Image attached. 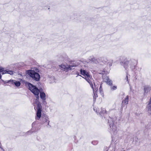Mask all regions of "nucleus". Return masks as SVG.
I'll return each mask as SVG.
<instances>
[{
	"label": "nucleus",
	"instance_id": "c756f323",
	"mask_svg": "<svg viewBox=\"0 0 151 151\" xmlns=\"http://www.w3.org/2000/svg\"><path fill=\"white\" fill-rule=\"evenodd\" d=\"M127 75L125 79L127 80V81H128V77L127 76Z\"/></svg>",
	"mask_w": 151,
	"mask_h": 151
},
{
	"label": "nucleus",
	"instance_id": "5701e85b",
	"mask_svg": "<svg viewBox=\"0 0 151 151\" xmlns=\"http://www.w3.org/2000/svg\"><path fill=\"white\" fill-rule=\"evenodd\" d=\"M38 90L39 91H38V93L39 94L41 92H44L43 91V89L41 88H39V89H38Z\"/></svg>",
	"mask_w": 151,
	"mask_h": 151
},
{
	"label": "nucleus",
	"instance_id": "f03ea898",
	"mask_svg": "<svg viewBox=\"0 0 151 151\" xmlns=\"http://www.w3.org/2000/svg\"><path fill=\"white\" fill-rule=\"evenodd\" d=\"M115 119L109 117L108 119V123L109 127V128L108 131L112 135L116 134L117 132V128L115 123Z\"/></svg>",
	"mask_w": 151,
	"mask_h": 151
},
{
	"label": "nucleus",
	"instance_id": "f8f14e48",
	"mask_svg": "<svg viewBox=\"0 0 151 151\" xmlns=\"http://www.w3.org/2000/svg\"><path fill=\"white\" fill-rule=\"evenodd\" d=\"M106 110L103 108H101V109L98 110V112L96 111L97 113H99V114L102 117H103V115L106 113Z\"/></svg>",
	"mask_w": 151,
	"mask_h": 151
},
{
	"label": "nucleus",
	"instance_id": "bb28decb",
	"mask_svg": "<svg viewBox=\"0 0 151 151\" xmlns=\"http://www.w3.org/2000/svg\"><path fill=\"white\" fill-rule=\"evenodd\" d=\"M4 68L1 66H0V73L4 72Z\"/></svg>",
	"mask_w": 151,
	"mask_h": 151
},
{
	"label": "nucleus",
	"instance_id": "cd10ccee",
	"mask_svg": "<svg viewBox=\"0 0 151 151\" xmlns=\"http://www.w3.org/2000/svg\"><path fill=\"white\" fill-rule=\"evenodd\" d=\"M35 71H36L35 72H37V73H38L39 72V70L37 68H35Z\"/></svg>",
	"mask_w": 151,
	"mask_h": 151
},
{
	"label": "nucleus",
	"instance_id": "c9c22d12",
	"mask_svg": "<svg viewBox=\"0 0 151 151\" xmlns=\"http://www.w3.org/2000/svg\"><path fill=\"white\" fill-rule=\"evenodd\" d=\"M90 85V84H93L91 82V81H90L89 83H88Z\"/></svg>",
	"mask_w": 151,
	"mask_h": 151
},
{
	"label": "nucleus",
	"instance_id": "4c0bfd02",
	"mask_svg": "<svg viewBox=\"0 0 151 151\" xmlns=\"http://www.w3.org/2000/svg\"><path fill=\"white\" fill-rule=\"evenodd\" d=\"M35 122H33V123L32 124V125L33 126V125H35Z\"/></svg>",
	"mask_w": 151,
	"mask_h": 151
},
{
	"label": "nucleus",
	"instance_id": "f3484780",
	"mask_svg": "<svg viewBox=\"0 0 151 151\" xmlns=\"http://www.w3.org/2000/svg\"><path fill=\"white\" fill-rule=\"evenodd\" d=\"M99 91L100 93L101 94V96L103 97L104 96V95L103 91L102 88V84H101L100 86V87L99 88Z\"/></svg>",
	"mask_w": 151,
	"mask_h": 151
},
{
	"label": "nucleus",
	"instance_id": "f257e3e1",
	"mask_svg": "<svg viewBox=\"0 0 151 151\" xmlns=\"http://www.w3.org/2000/svg\"><path fill=\"white\" fill-rule=\"evenodd\" d=\"M120 64L123 66L125 69L128 70L129 65L130 68L132 71L135 69L137 63V61L134 59H131L128 60L124 57H121L119 59Z\"/></svg>",
	"mask_w": 151,
	"mask_h": 151
},
{
	"label": "nucleus",
	"instance_id": "79ce46f5",
	"mask_svg": "<svg viewBox=\"0 0 151 151\" xmlns=\"http://www.w3.org/2000/svg\"><path fill=\"white\" fill-rule=\"evenodd\" d=\"M108 149H107L106 150V151H108Z\"/></svg>",
	"mask_w": 151,
	"mask_h": 151
},
{
	"label": "nucleus",
	"instance_id": "393cba45",
	"mask_svg": "<svg viewBox=\"0 0 151 151\" xmlns=\"http://www.w3.org/2000/svg\"><path fill=\"white\" fill-rule=\"evenodd\" d=\"M90 61L92 62H93V63H96V60L94 58H92L90 59Z\"/></svg>",
	"mask_w": 151,
	"mask_h": 151
},
{
	"label": "nucleus",
	"instance_id": "1a4fd4ad",
	"mask_svg": "<svg viewBox=\"0 0 151 151\" xmlns=\"http://www.w3.org/2000/svg\"><path fill=\"white\" fill-rule=\"evenodd\" d=\"M80 74L83 76H84L92 78V76L88 72H87L86 70L81 69L80 70Z\"/></svg>",
	"mask_w": 151,
	"mask_h": 151
},
{
	"label": "nucleus",
	"instance_id": "423d86ee",
	"mask_svg": "<svg viewBox=\"0 0 151 151\" xmlns=\"http://www.w3.org/2000/svg\"><path fill=\"white\" fill-rule=\"evenodd\" d=\"M37 104L36 107H35L34 109L35 110H37L36 116L35 117L36 119L39 120L41 116L42 106L41 103H38Z\"/></svg>",
	"mask_w": 151,
	"mask_h": 151
},
{
	"label": "nucleus",
	"instance_id": "c85d7f7f",
	"mask_svg": "<svg viewBox=\"0 0 151 151\" xmlns=\"http://www.w3.org/2000/svg\"><path fill=\"white\" fill-rule=\"evenodd\" d=\"M112 148H113L112 149V150H111V151H115V150L116 149V147H115V146H114V147H112Z\"/></svg>",
	"mask_w": 151,
	"mask_h": 151
},
{
	"label": "nucleus",
	"instance_id": "4468645a",
	"mask_svg": "<svg viewBox=\"0 0 151 151\" xmlns=\"http://www.w3.org/2000/svg\"><path fill=\"white\" fill-rule=\"evenodd\" d=\"M40 97L42 100H46V95L44 92H41L40 93Z\"/></svg>",
	"mask_w": 151,
	"mask_h": 151
},
{
	"label": "nucleus",
	"instance_id": "dca6fc26",
	"mask_svg": "<svg viewBox=\"0 0 151 151\" xmlns=\"http://www.w3.org/2000/svg\"><path fill=\"white\" fill-rule=\"evenodd\" d=\"M35 131H35L33 128V127H32V128L31 129V130L27 131L26 133H25V134L26 135H29L30 134H31L32 133L34 132H35Z\"/></svg>",
	"mask_w": 151,
	"mask_h": 151
},
{
	"label": "nucleus",
	"instance_id": "58836bf2",
	"mask_svg": "<svg viewBox=\"0 0 151 151\" xmlns=\"http://www.w3.org/2000/svg\"><path fill=\"white\" fill-rule=\"evenodd\" d=\"M74 138L75 139L76 138V136H74Z\"/></svg>",
	"mask_w": 151,
	"mask_h": 151
},
{
	"label": "nucleus",
	"instance_id": "9b49d317",
	"mask_svg": "<svg viewBox=\"0 0 151 151\" xmlns=\"http://www.w3.org/2000/svg\"><path fill=\"white\" fill-rule=\"evenodd\" d=\"M151 89L150 86L148 85L145 86H144V95L145 96L150 91Z\"/></svg>",
	"mask_w": 151,
	"mask_h": 151
},
{
	"label": "nucleus",
	"instance_id": "9d476101",
	"mask_svg": "<svg viewBox=\"0 0 151 151\" xmlns=\"http://www.w3.org/2000/svg\"><path fill=\"white\" fill-rule=\"evenodd\" d=\"M93 84L94 85L95 88V91H93V101L94 102H95L96 100V98H97L98 96L97 94V92L98 91V86L96 87V86L95 85L94 83H93Z\"/></svg>",
	"mask_w": 151,
	"mask_h": 151
},
{
	"label": "nucleus",
	"instance_id": "0eeeda50",
	"mask_svg": "<svg viewBox=\"0 0 151 151\" xmlns=\"http://www.w3.org/2000/svg\"><path fill=\"white\" fill-rule=\"evenodd\" d=\"M6 83L12 85H15L17 87L21 85V83L19 81L12 79L7 81Z\"/></svg>",
	"mask_w": 151,
	"mask_h": 151
},
{
	"label": "nucleus",
	"instance_id": "7ed1b4c3",
	"mask_svg": "<svg viewBox=\"0 0 151 151\" xmlns=\"http://www.w3.org/2000/svg\"><path fill=\"white\" fill-rule=\"evenodd\" d=\"M39 120H40L41 124H44L47 127H48V126L51 127V126L49 125V119L47 115L44 113L41 114V117Z\"/></svg>",
	"mask_w": 151,
	"mask_h": 151
},
{
	"label": "nucleus",
	"instance_id": "72a5a7b5",
	"mask_svg": "<svg viewBox=\"0 0 151 151\" xmlns=\"http://www.w3.org/2000/svg\"><path fill=\"white\" fill-rule=\"evenodd\" d=\"M76 74H78V75L76 76V77H77L78 76H80L81 77H83L82 76H81V75H80L79 74V73H78L77 72Z\"/></svg>",
	"mask_w": 151,
	"mask_h": 151
},
{
	"label": "nucleus",
	"instance_id": "e433bc0d",
	"mask_svg": "<svg viewBox=\"0 0 151 151\" xmlns=\"http://www.w3.org/2000/svg\"><path fill=\"white\" fill-rule=\"evenodd\" d=\"M2 76L0 74V79H1V78Z\"/></svg>",
	"mask_w": 151,
	"mask_h": 151
},
{
	"label": "nucleus",
	"instance_id": "20e7f679",
	"mask_svg": "<svg viewBox=\"0 0 151 151\" xmlns=\"http://www.w3.org/2000/svg\"><path fill=\"white\" fill-rule=\"evenodd\" d=\"M27 73L33 80L37 81H40V75L34 70H28L27 71Z\"/></svg>",
	"mask_w": 151,
	"mask_h": 151
},
{
	"label": "nucleus",
	"instance_id": "39448f33",
	"mask_svg": "<svg viewBox=\"0 0 151 151\" xmlns=\"http://www.w3.org/2000/svg\"><path fill=\"white\" fill-rule=\"evenodd\" d=\"M26 85L28 88V89L35 96H37V97L39 95L38 88L36 86L33 85L31 83L26 82L25 83Z\"/></svg>",
	"mask_w": 151,
	"mask_h": 151
},
{
	"label": "nucleus",
	"instance_id": "4be33fe9",
	"mask_svg": "<svg viewBox=\"0 0 151 151\" xmlns=\"http://www.w3.org/2000/svg\"><path fill=\"white\" fill-rule=\"evenodd\" d=\"M98 142L96 140L92 142V143L93 145H97L98 144Z\"/></svg>",
	"mask_w": 151,
	"mask_h": 151
},
{
	"label": "nucleus",
	"instance_id": "412c9836",
	"mask_svg": "<svg viewBox=\"0 0 151 151\" xmlns=\"http://www.w3.org/2000/svg\"><path fill=\"white\" fill-rule=\"evenodd\" d=\"M7 82V81H4L2 79H1L0 80V85L2 84V83L3 82L4 83H2V84L4 85V84H6V83H6Z\"/></svg>",
	"mask_w": 151,
	"mask_h": 151
},
{
	"label": "nucleus",
	"instance_id": "37998d69",
	"mask_svg": "<svg viewBox=\"0 0 151 151\" xmlns=\"http://www.w3.org/2000/svg\"><path fill=\"white\" fill-rule=\"evenodd\" d=\"M124 151H125V150H124Z\"/></svg>",
	"mask_w": 151,
	"mask_h": 151
},
{
	"label": "nucleus",
	"instance_id": "a878e982",
	"mask_svg": "<svg viewBox=\"0 0 151 151\" xmlns=\"http://www.w3.org/2000/svg\"><path fill=\"white\" fill-rule=\"evenodd\" d=\"M42 104L44 105L45 106H46L47 105V103L46 101V100H42Z\"/></svg>",
	"mask_w": 151,
	"mask_h": 151
},
{
	"label": "nucleus",
	"instance_id": "6e6552de",
	"mask_svg": "<svg viewBox=\"0 0 151 151\" xmlns=\"http://www.w3.org/2000/svg\"><path fill=\"white\" fill-rule=\"evenodd\" d=\"M59 66L61 67L62 70L65 71L66 72L72 70V68L75 66L74 65H69L67 67L66 65H61Z\"/></svg>",
	"mask_w": 151,
	"mask_h": 151
},
{
	"label": "nucleus",
	"instance_id": "6ab92c4d",
	"mask_svg": "<svg viewBox=\"0 0 151 151\" xmlns=\"http://www.w3.org/2000/svg\"><path fill=\"white\" fill-rule=\"evenodd\" d=\"M35 97L36 99L35 100L34 102L35 104H38V103H40L39 101V95H38V97H37V96H35Z\"/></svg>",
	"mask_w": 151,
	"mask_h": 151
},
{
	"label": "nucleus",
	"instance_id": "a211bd4d",
	"mask_svg": "<svg viewBox=\"0 0 151 151\" xmlns=\"http://www.w3.org/2000/svg\"><path fill=\"white\" fill-rule=\"evenodd\" d=\"M128 96H127L122 101V103H124V104H128Z\"/></svg>",
	"mask_w": 151,
	"mask_h": 151
},
{
	"label": "nucleus",
	"instance_id": "ea45409f",
	"mask_svg": "<svg viewBox=\"0 0 151 151\" xmlns=\"http://www.w3.org/2000/svg\"><path fill=\"white\" fill-rule=\"evenodd\" d=\"M1 145H0V148H1Z\"/></svg>",
	"mask_w": 151,
	"mask_h": 151
},
{
	"label": "nucleus",
	"instance_id": "a19ab883",
	"mask_svg": "<svg viewBox=\"0 0 151 151\" xmlns=\"http://www.w3.org/2000/svg\"><path fill=\"white\" fill-rule=\"evenodd\" d=\"M61 58H62V60H63V57H61Z\"/></svg>",
	"mask_w": 151,
	"mask_h": 151
},
{
	"label": "nucleus",
	"instance_id": "473e14b6",
	"mask_svg": "<svg viewBox=\"0 0 151 151\" xmlns=\"http://www.w3.org/2000/svg\"><path fill=\"white\" fill-rule=\"evenodd\" d=\"M110 148H111V146H109V149H110V150H111V149H110ZM106 149H107H107H108H108H107V147H106Z\"/></svg>",
	"mask_w": 151,
	"mask_h": 151
},
{
	"label": "nucleus",
	"instance_id": "f704fd0d",
	"mask_svg": "<svg viewBox=\"0 0 151 151\" xmlns=\"http://www.w3.org/2000/svg\"><path fill=\"white\" fill-rule=\"evenodd\" d=\"M93 86V84H90V86L91 87H92V86Z\"/></svg>",
	"mask_w": 151,
	"mask_h": 151
},
{
	"label": "nucleus",
	"instance_id": "b1692460",
	"mask_svg": "<svg viewBox=\"0 0 151 151\" xmlns=\"http://www.w3.org/2000/svg\"><path fill=\"white\" fill-rule=\"evenodd\" d=\"M117 88V86H113V87H111V89L112 90H115Z\"/></svg>",
	"mask_w": 151,
	"mask_h": 151
},
{
	"label": "nucleus",
	"instance_id": "2f4dec72",
	"mask_svg": "<svg viewBox=\"0 0 151 151\" xmlns=\"http://www.w3.org/2000/svg\"><path fill=\"white\" fill-rule=\"evenodd\" d=\"M91 88L93 89V91H95V88L94 89L93 87V86L91 87Z\"/></svg>",
	"mask_w": 151,
	"mask_h": 151
},
{
	"label": "nucleus",
	"instance_id": "7c9ffc66",
	"mask_svg": "<svg viewBox=\"0 0 151 151\" xmlns=\"http://www.w3.org/2000/svg\"><path fill=\"white\" fill-rule=\"evenodd\" d=\"M112 62L111 63V62L108 63L109 66L110 67L111 66V65H112Z\"/></svg>",
	"mask_w": 151,
	"mask_h": 151
},
{
	"label": "nucleus",
	"instance_id": "ddd939ff",
	"mask_svg": "<svg viewBox=\"0 0 151 151\" xmlns=\"http://www.w3.org/2000/svg\"><path fill=\"white\" fill-rule=\"evenodd\" d=\"M105 79V82L109 86H111L112 85V81L110 79L108 76H106Z\"/></svg>",
	"mask_w": 151,
	"mask_h": 151
},
{
	"label": "nucleus",
	"instance_id": "aec40b11",
	"mask_svg": "<svg viewBox=\"0 0 151 151\" xmlns=\"http://www.w3.org/2000/svg\"><path fill=\"white\" fill-rule=\"evenodd\" d=\"M82 78H84L88 83H89V82L91 81L90 79H91V78L87 77H85V78L82 77Z\"/></svg>",
	"mask_w": 151,
	"mask_h": 151
},
{
	"label": "nucleus",
	"instance_id": "2eb2a0df",
	"mask_svg": "<svg viewBox=\"0 0 151 151\" xmlns=\"http://www.w3.org/2000/svg\"><path fill=\"white\" fill-rule=\"evenodd\" d=\"M5 73H8L11 75H13V71L12 70H6L4 71V72L2 73V75L5 74Z\"/></svg>",
	"mask_w": 151,
	"mask_h": 151
}]
</instances>
